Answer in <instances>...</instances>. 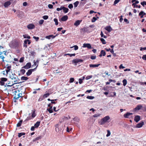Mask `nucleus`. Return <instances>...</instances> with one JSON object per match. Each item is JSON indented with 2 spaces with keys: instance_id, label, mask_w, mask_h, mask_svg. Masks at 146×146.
Masks as SVG:
<instances>
[{
  "instance_id": "59",
  "label": "nucleus",
  "mask_w": 146,
  "mask_h": 146,
  "mask_svg": "<svg viewBox=\"0 0 146 146\" xmlns=\"http://www.w3.org/2000/svg\"><path fill=\"white\" fill-rule=\"evenodd\" d=\"M7 65V69L10 70L11 68V66H9L8 65Z\"/></svg>"
},
{
  "instance_id": "6",
  "label": "nucleus",
  "mask_w": 146,
  "mask_h": 146,
  "mask_svg": "<svg viewBox=\"0 0 146 146\" xmlns=\"http://www.w3.org/2000/svg\"><path fill=\"white\" fill-rule=\"evenodd\" d=\"M31 43V41L30 40L25 39L24 41L23 44V46L25 48H27V44H28L29 45Z\"/></svg>"
},
{
  "instance_id": "36",
  "label": "nucleus",
  "mask_w": 146,
  "mask_h": 146,
  "mask_svg": "<svg viewBox=\"0 0 146 146\" xmlns=\"http://www.w3.org/2000/svg\"><path fill=\"white\" fill-rule=\"evenodd\" d=\"M36 115L35 113V111H33V112L32 113L31 116L32 117V118H33L35 117Z\"/></svg>"
},
{
  "instance_id": "9",
  "label": "nucleus",
  "mask_w": 146,
  "mask_h": 146,
  "mask_svg": "<svg viewBox=\"0 0 146 146\" xmlns=\"http://www.w3.org/2000/svg\"><path fill=\"white\" fill-rule=\"evenodd\" d=\"M143 108V106L141 105H137L136 107L135 108L134 110L133 111H137L139 110L140 109H141Z\"/></svg>"
},
{
  "instance_id": "64",
  "label": "nucleus",
  "mask_w": 146,
  "mask_h": 146,
  "mask_svg": "<svg viewBox=\"0 0 146 146\" xmlns=\"http://www.w3.org/2000/svg\"><path fill=\"white\" fill-rule=\"evenodd\" d=\"M142 58L143 60H146V55H144Z\"/></svg>"
},
{
  "instance_id": "56",
  "label": "nucleus",
  "mask_w": 146,
  "mask_h": 146,
  "mask_svg": "<svg viewBox=\"0 0 146 146\" xmlns=\"http://www.w3.org/2000/svg\"><path fill=\"white\" fill-rule=\"evenodd\" d=\"M83 82V79L80 78L79 79V83L80 84H81Z\"/></svg>"
},
{
  "instance_id": "26",
  "label": "nucleus",
  "mask_w": 146,
  "mask_h": 146,
  "mask_svg": "<svg viewBox=\"0 0 146 146\" xmlns=\"http://www.w3.org/2000/svg\"><path fill=\"white\" fill-rule=\"evenodd\" d=\"M42 138V137L41 136H39V137H36L33 140V141H35L37 140H39L40 139Z\"/></svg>"
},
{
  "instance_id": "29",
  "label": "nucleus",
  "mask_w": 146,
  "mask_h": 146,
  "mask_svg": "<svg viewBox=\"0 0 146 146\" xmlns=\"http://www.w3.org/2000/svg\"><path fill=\"white\" fill-rule=\"evenodd\" d=\"M23 37L24 38H27L28 39H30L31 38L30 36H28V35H23Z\"/></svg>"
},
{
  "instance_id": "51",
  "label": "nucleus",
  "mask_w": 146,
  "mask_h": 146,
  "mask_svg": "<svg viewBox=\"0 0 146 146\" xmlns=\"http://www.w3.org/2000/svg\"><path fill=\"white\" fill-rule=\"evenodd\" d=\"M44 21L43 20L41 19L39 21V23L40 25H42L44 23Z\"/></svg>"
},
{
  "instance_id": "16",
  "label": "nucleus",
  "mask_w": 146,
  "mask_h": 146,
  "mask_svg": "<svg viewBox=\"0 0 146 146\" xmlns=\"http://www.w3.org/2000/svg\"><path fill=\"white\" fill-rule=\"evenodd\" d=\"M133 114L132 113L127 112L126 113L124 114L123 116L125 118H128L129 116Z\"/></svg>"
},
{
  "instance_id": "42",
  "label": "nucleus",
  "mask_w": 146,
  "mask_h": 146,
  "mask_svg": "<svg viewBox=\"0 0 146 146\" xmlns=\"http://www.w3.org/2000/svg\"><path fill=\"white\" fill-rule=\"evenodd\" d=\"M141 4L143 7H144L145 5H146V1H143V2H141Z\"/></svg>"
},
{
  "instance_id": "8",
  "label": "nucleus",
  "mask_w": 146,
  "mask_h": 146,
  "mask_svg": "<svg viewBox=\"0 0 146 146\" xmlns=\"http://www.w3.org/2000/svg\"><path fill=\"white\" fill-rule=\"evenodd\" d=\"M31 64L30 62H28L27 63L26 65L23 66L22 68H24L25 69H27L31 68Z\"/></svg>"
},
{
  "instance_id": "5",
  "label": "nucleus",
  "mask_w": 146,
  "mask_h": 146,
  "mask_svg": "<svg viewBox=\"0 0 146 146\" xmlns=\"http://www.w3.org/2000/svg\"><path fill=\"white\" fill-rule=\"evenodd\" d=\"M38 65H37L36 66V67L34 69H29L27 72L26 73V75L28 76H29L33 72L35 71L37 67L38 66Z\"/></svg>"
},
{
  "instance_id": "24",
  "label": "nucleus",
  "mask_w": 146,
  "mask_h": 146,
  "mask_svg": "<svg viewBox=\"0 0 146 146\" xmlns=\"http://www.w3.org/2000/svg\"><path fill=\"white\" fill-rule=\"evenodd\" d=\"M25 135V133L24 132H21L20 133H18V137L19 138L22 135Z\"/></svg>"
},
{
  "instance_id": "61",
  "label": "nucleus",
  "mask_w": 146,
  "mask_h": 146,
  "mask_svg": "<svg viewBox=\"0 0 146 146\" xmlns=\"http://www.w3.org/2000/svg\"><path fill=\"white\" fill-rule=\"evenodd\" d=\"M133 6H134V8H135V7H138L139 8H140L141 7V6L140 5H139V6H138L137 5H132Z\"/></svg>"
},
{
  "instance_id": "32",
  "label": "nucleus",
  "mask_w": 146,
  "mask_h": 146,
  "mask_svg": "<svg viewBox=\"0 0 146 146\" xmlns=\"http://www.w3.org/2000/svg\"><path fill=\"white\" fill-rule=\"evenodd\" d=\"M122 82L123 83V85L125 86L127 84V81L126 79H124L123 80Z\"/></svg>"
},
{
  "instance_id": "49",
  "label": "nucleus",
  "mask_w": 146,
  "mask_h": 146,
  "mask_svg": "<svg viewBox=\"0 0 146 146\" xmlns=\"http://www.w3.org/2000/svg\"><path fill=\"white\" fill-rule=\"evenodd\" d=\"M33 38L35 39L36 41H38L39 39V38L38 37H36L35 36H33Z\"/></svg>"
},
{
  "instance_id": "15",
  "label": "nucleus",
  "mask_w": 146,
  "mask_h": 146,
  "mask_svg": "<svg viewBox=\"0 0 146 146\" xmlns=\"http://www.w3.org/2000/svg\"><path fill=\"white\" fill-rule=\"evenodd\" d=\"M140 120V117L139 115H137L135 116L134 118V120L136 122H137Z\"/></svg>"
},
{
  "instance_id": "13",
  "label": "nucleus",
  "mask_w": 146,
  "mask_h": 146,
  "mask_svg": "<svg viewBox=\"0 0 146 146\" xmlns=\"http://www.w3.org/2000/svg\"><path fill=\"white\" fill-rule=\"evenodd\" d=\"M144 124V123L143 122H140L137 124L136 125V127L138 128H140Z\"/></svg>"
},
{
  "instance_id": "25",
  "label": "nucleus",
  "mask_w": 146,
  "mask_h": 146,
  "mask_svg": "<svg viewBox=\"0 0 146 146\" xmlns=\"http://www.w3.org/2000/svg\"><path fill=\"white\" fill-rule=\"evenodd\" d=\"M23 122L22 120H20L19 122L17 124V127H19L21 126V125L22 123Z\"/></svg>"
},
{
  "instance_id": "21",
  "label": "nucleus",
  "mask_w": 146,
  "mask_h": 146,
  "mask_svg": "<svg viewBox=\"0 0 146 146\" xmlns=\"http://www.w3.org/2000/svg\"><path fill=\"white\" fill-rule=\"evenodd\" d=\"M62 9L63 10V12L65 13H67L69 11V9L68 8H66L64 6H63Z\"/></svg>"
},
{
  "instance_id": "41",
  "label": "nucleus",
  "mask_w": 146,
  "mask_h": 146,
  "mask_svg": "<svg viewBox=\"0 0 146 146\" xmlns=\"http://www.w3.org/2000/svg\"><path fill=\"white\" fill-rule=\"evenodd\" d=\"M47 110L50 113H51L53 112V110L52 109H50L49 108L47 109Z\"/></svg>"
},
{
  "instance_id": "4",
  "label": "nucleus",
  "mask_w": 146,
  "mask_h": 146,
  "mask_svg": "<svg viewBox=\"0 0 146 146\" xmlns=\"http://www.w3.org/2000/svg\"><path fill=\"white\" fill-rule=\"evenodd\" d=\"M7 80V79L5 78H0V85L4 86L5 82Z\"/></svg>"
},
{
  "instance_id": "14",
  "label": "nucleus",
  "mask_w": 146,
  "mask_h": 146,
  "mask_svg": "<svg viewBox=\"0 0 146 146\" xmlns=\"http://www.w3.org/2000/svg\"><path fill=\"white\" fill-rule=\"evenodd\" d=\"M11 4V2L10 1H7L6 2L4 3V6L5 7H7L9 6Z\"/></svg>"
},
{
  "instance_id": "44",
  "label": "nucleus",
  "mask_w": 146,
  "mask_h": 146,
  "mask_svg": "<svg viewBox=\"0 0 146 146\" xmlns=\"http://www.w3.org/2000/svg\"><path fill=\"white\" fill-rule=\"evenodd\" d=\"M73 47H74V50H77L78 49V47L77 45H74L73 46L71 47V48H72Z\"/></svg>"
},
{
  "instance_id": "38",
  "label": "nucleus",
  "mask_w": 146,
  "mask_h": 146,
  "mask_svg": "<svg viewBox=\"0 0 146 146\" xmlns=\"http://www.w3.org/2000/svg\"><path fill=\"white\" fill-rule=\"evenodd\" d=\"M107 134L106 135V137H108L110 135L111 132H110V131L109 130H107Z\"/></svg>"
},
{
  "instance_id": "3",
  "label": "nucleus",
  "mask_w": 146,
  "mask_h": 146,
  "mask_svg": "<svg viewBox=\"0 0 146 146\" xmlns=\"http://www.w3.org/2000/svg\"><path fill=\"white\" fill-rule=\"evenodd\" d=\"M110 117L109 116H106L101 119L100 121V124L101 125H103L105 123L108 122L109 123L110 122Z\"/></svg>"
},
{
  "instance_id": "48",
  "label": "nucleus",
  "mask_w": 146,
  "mask_h": 146,
  "mask_svg": "<svg viewBox=\"0 0 146 146\" xmlns=\"http://www.w3.org/2000/svg\"><path fill=\"white\" fill-rule=\"evenodd\" d=\"M57 99H55V100H52L51 101V104H56V102L54 101H56L57 100Z\"/></svg>"
},
{
  "instance_id": "43",
  "label": "nucleus",
  "mask_w": 146,
  "mask_h": 146,
  "mask_svg": "<svg viewBox=\"0 0 146 146\" xmlns=\"http://www.w3.org/2000/svg\"><path fill=\"white\" fill-rule=\"evenodd\" d=\"M24 57H21L20 59L19 62H23L24 61Z\"/></svg>"
},
{
  "instance_id": "2",
  "label": "nucleus",
  "mask_w": 146,
  "mask_h": 146,
  "mask_svg": "<svg viewBox=\"0 0 146 146\" xmlns=\"http://www.w3.org/2000/svg\"><path fill=\"white\" fill-rule=\"evenodd\" d=\"M10 78L12 80L11 83V85H7V87L9 89V90L10 88L13 87V88L14 87L12 86L15 84L19 83L18 79L17 78V76L14 73V74H12V75H10Z\"/></svg>"
},
{
  "instance_id": "20",
  "label": "nucleus",
  "mask_w": 146,
  "mask_h": 146,
  "mask_svg": "<svg viewBox=\"0 0 146 146\" xmlns=\"http://www.w3.org/2000/svg\"><path fill=\"white\" fill-rule=\"evenodd\" d=\"M105 29L109 32H110L112 30V29L110 26H107L105 27Z\"/></svg>"
},
{
  "instance_id": "12",
  "label": "nucleus",
  "mask_w": 146,
  "mask_h": 146,
  "mask_svg": "<svg viewBox=\"0 0 146 146\" xmlns=\"http://www.w3.org/2000/svg\"><path fill=\"white\" fill-rule=\"evenodd\" d=\"M68 19V17L67 15H64L61 19V21H67Z\"/></svg>"
},
{
  "instance_id": "39",
  "label": "nucleus",
  "mask_w": 146,
  "mask_h": 146,
  "mask_svg": "<svg viewBox=\"0 0 146 146\" xmlns=\"http://www.w3.org/2000/svg\"><path fill=\"white\" fill-rule=\"evenodd\" d=\"M101 41L102 42V43L103 44H106V42L105 40L103 38H101L100 39Z\"/></svg>"
},
{
  "instance_id": "34",
  "label": "nucleus",
  "mask_w": 146,
  "mask_h": 146,
  "mask_svg": "<svg viewBox=\"0 0 146 146\" xmlns=\"http://www.w3.org/2000/svg\"><path fill=\"white\" fill-rule=\"evenodd\" d=\"M54 21L55 22V25H58V20L56 18H54Z\"/></svg>"
},
{
  "instance_id": "31",
  "label": "nucleus",
  "mask_w": 146,
  "mask_h": 146,
  "mask_svg": "<svg viewBox=\"0 0 146 146\" xmlns=\"http://www.w3.org/2000/svg\"><path fill=\"white\" fill-rule=\"evenodd\" d=\"M44 98L42 96H41L38 99V102H40L42 101L43 100H44Z\"/></svg>"
},
{
  "instance_id": "58",
  "label": "nucleus",
  "mask_w": 146,
  "mask_h": 146,
  "mask_svg": "<svg viewBox=\"0 0 146 146\" xmlns=\"http://www.w3.org/2000/svg\"><path fill=\"white\" fill-rule=\"evenodd\" d=\"M51 36H52L50 35H49V36H46L45 38H46L48 39H50Z\"/></svg>"
},
{
  "instance_id": "35",
  "label": "nucleus",
  "mask_w": 146,
  "mask_h": 146,
  "mask_svg": "<svg viewBox=\"0 0 146 146\" xmlns=\"http://www.w3.org/2000/svg\"><path fill=\"white\" fill-rule=\"evenodd\" d=\"M79 3L78 1H76L74 3V7H77Z\"/></svg>"
},
{
  "instance_id": "28",
  "label": "nucleus",
  "mask_w": 146,
  "mask_h": 146,
  "mask_svg": "<svg viewBox=\"0 0 146 146\" xmlns=\"http://www.w3.org/2000/svg\"><path fill=\"white\" fill-rule=\"evenodd\" d=\"M96 16L97 17L96 18L95 17H94L92 19V22H94L97 20V19H99V17H97V15H96Z\"/></svg>"
},
{
  "instance_id": "7",
  "label": "nucleus",
  "mask_w": 146,
  "mask_h": 146,
  "mask_svg": "<svg viewBox=\"0 0 146 146\" xmlns=\"http://www.w3.org/2000/svg\"><path fill=\"white\" fill-rule=\"evenodd\" d=\"M83 60L79 59H75L72 60V63L75 64V65H77V63L79 62H83Z\"/></svg>"
},
{
  "instance_id": "63",
  "label": "nucleus",
  "mask_w": 146,
  "mask_h": 146,
  "mask_svg": "<svg viewBox=\"0 0 146 146\" xmlns=\"http://www.w3.org/2000/svg\"><path fill=\"white\" fill-rule=\"evenodd\" d=\"M35 128H36L34 126H32L31 129V130L32 131H34L35 130Z\"/></svg>"
},
{
  "instance_id": "60",
  "label": "nucleus",
  "mask_w": 146,
  "mask_h": 146,
  "mask_svg": "<svg viewBox=\"0 0 146 146\" xmlns=\"http://www.w3.org/2000/svg\"><path fill=\"white\" fill-rule=\"evenodd\" d=\"M48 8L50 9H52L53 7V6L51 4H49L48 5Z\"/></svg>"
},
{
  "instance_id": "17",
  "label": "nucleus",
  "mask_w": 146,
  "mask_h": 146,
  "mask_svg": "<svg viewBox=\"0 0 146 146\" xmlns=\"http://www.w3.org/2000/svg\"><path fill=\"white\" fill-rule=\"evenodd\" d=\"M82 21V20H77L74 23V25L75 26H77L80 25Z\"/></svg>"
},
{
  "instance_id": "33",
  "label": "nucleus",
  "mask_w": 146,
  "mask_h": 146,
  "mask_svg": "<svg viewBox=\"0 0 146 146\" xmlns=\"http://www.w3.org/2000/svg\"><path fill=\"white\" fill-rule=\"evenodd\" d=\"M100 65V64H92V68H95L99 66Z\"/></svg>"
},
{
  "instance_id": "54",
  "label": "nucleus",
  "mask_w": 146,
  "mask_h": 146,
  "mask_svg": "<svg viewBox=\"0 0 146 146\" xmlns=\"http://www.w3.org/2000/svg\"><path fill=\"white\" fill-rule=\"evenodd\" d=\"M68 8L70 9H71L73 7V5L72 4H70L68 6Z\"/></svg>"
},
{
  "instance_id": "47",
  "label": "nucleus",
  "mask_w": 146,
  "mask_h": 146,
  "mask_svg": "<svg viewBox=\"0 0 146 146\" xmlns=\"http://www.w3.org/2000/svg\"><path fill=\"white\" fill-rule=\"evenodd\" d=\"M120 1V0H115L114 2L113 5H115L119 3Z\"/></svg>"
},
{
  "instance_id": "19",
  "label": "nucleus",
  "mask_w": 146,
  "mask_h": 146,
  "mask_svg": "<svg viewBox=\"0 0 146 146\" xmlns=\"http://www.w3.org/2000/svg\"><path fill=\"white\" fill-rule=\"evenodd\" d=\"M146 13L143 11H141L139 13V15L141 16V18H143V16L145 15Z\"/></svg>"
},
{
  "instance_id": "11",
  "label": "nucleus",
  "mask_w": 146,
  "mask_h": 146,
  "mask_svg": "<svg viewBox=\"0 0 146 146\" xmlns=\"http://www.w3.org/2000/svg\"><path fill=\"white\" fill-rule=\"evenodd\" d=\"M83 47L84 48L87 47L88 49L91 48V46L90 44L84 43L83 44Z\"/></svg>"
},
{
  "instance_id": "57",
  "label": "nucleus",
  "mask_w": 146,
  "mask_h": 146,
  "mask_svg": "<svg viewBox=\"0 0 146 146\" xmlns=\"http://www.w3.org/2000/svg\"><path fill=\"white\" fill-rule=\"evenodd\" d=\"M73 119L74 121H76L77 122L78 121V120H79L76 117H75L74 118H73Z\"/></svg>"
},
{
  "instance_id": "27",
  "label": "nucleus",
  "mask_w": 146,
  "mask_h": 146,
  "mask_svg": "<svg viewBox=\"0 0 146 146\" xmlns=\"http://www.w3.org/2000/svg\"><path fill=\"white\" fill-rule=\"evenodd\" d=\"M28 79V78L27 77H26V76H23L21 77V80H27Z\"/></svg>"
},
{
  "instance_id": "18",
  "label": "nucleus",
  "mask_w": 146,
  "mask_h": 146,
  "mask_svg": "<svg viewBox=\"0 0 146 146\" xmlns=\"http://www.w3.org/2000/svg\"><path fill=\"white\" fill-rule=\"evenodd\" d=\"M106 53L103 50L101 51L100 54L99 55L100 57H102V56H104L106 55Z\"/></svg>"
},
{
  "instance_id": "30",
  "label": "nucleus",
  "mask_w": 146,
  "mask_h": 146,
  "mask_svg": "<svg viewBox=\"0 0 146 146\" xmlns=\"http://www.w3.org/2000/svg\"><path fill=\"white\" fill-rule=\"evenodd\" d=\"M50 94L49 93L46 94L44 95H42V96L44 98V99L47 97L48 96L50 95Z\"/></svg>"
},
{
  "instance_id": "40",
  "label": "nucleus",
  "mask_w": 146,
  "mask_h": 146,
  "mask_svg": "<svg viewBox=\"0 0 146 146\" xmlns=\"http://www.w3.org/2000/svg\"><path fill=\"white\" fill-rule=\"evenodd\" d=\"M75 54H66L65 55H68L70 57L72 56H74L75 55Z\"/></svg>"
},
{
  "instance_id": "55",
  "label": "nucleus",
  "mask_w": 146,
  "mask_h": 146,
  "mask_svg": "<svg viewBox=\"0 0 146 146\" xmlns=\"http://www.w3.org/2000/svg\"><path fill=\"white\" fill-rule=\"evenodd\" d=\"M62 9H63V6H61L60 8H57V9H56V10L57 11H59L60 10H61Z\"/></svg>"
},
{
  "instance_id": "53",
  "label": "nucleus",
  "mask_w": 146,
  "mask_h": 146,
  "mask_svg": "<svg viewBox=\"0 0 146 146\" xmlns=\"http://www.w3.org/2000/svg\"><path fill=\"white\" fill-rule=\"evenodd\" d=\"M74 81V79L73 78H70V83H72Z\"/></svg>"
},
{
  "instance_id": "52",
  "label": "nucleus",
  "mask_w": 146,
  "mask_h": 146,
  "mask_svg": "<svg viewBox=\"0 0 146 146\" xmlns=\"http://www.w3.org/2000/svg\"><path fill=\"white\" fill-rule=\"evenodd\" d=\"M0 58L2 59L3 62L4 61V59L5 58V57H4L3 56L1 55V54H0Z\"/></svg>"
},
{
  "instance_id": "50",
  "label": "nucleus",
  "mask_w": 146,
  "mask_h": 146,
  "mask_svg": "<svg viewBox=\"0 0 146 146\" xmlns=\"http://www.w3.org/2000/svg\"><path fill=\"white\" fill-rule=\"evenodd\" d=\"M42 18L46 20L48 18V17L47 15H44L43 16Z\"/></svg>"
},
{
  "instance_id": "23",
  "label": "nucleus",
  "mask_w": 146,
  "mask_h": 146,
  "mask_svg": "<svg viewBox=\"0 0 146 146\" xmlns=\"http://www.w3.org/2000/svg\"><path fill=\"white\" fill-rule=\"evenodd\" d=\"M33 119L32 117H31V116H29L28 117H27L26 119L24 121V122L25 121H28L31 119Z\"/></svg>"
},
{
  "instance_id": "62",
  "label": "nucleus",
  "mask_w": 146,
  "mask_h": 146,
  "mask_svg": "<svg viewBox=\"0 0 146 146\" xmlns=\"http://www.w3.org/2000/svg\"><path fill=\"white\" fill-rule=\"evenodd\" d=\"M139 3V1H136L135 3H133L132 4V5H135Z\"/></svg>"
},
{
  "instance_id": "45",
  "label": "nucleus",
  "mask_w": 146,
  "mask_h": 146,
  "mask_svg": "<svg viewBox=\"0 0 146 146\" xmlns=\"http://www.w3.org/2000/svg\"><path fill=\"white\" fill-rule=\"evenodd\" d=\"M34 64L32 65V67L34 66H36V63H38L39 61L38 60H37L36 62H35V60L34 61Z\"/></svg>"
},
{
  "instance_id": "22",
  "label": "nucleus",
  "mask_w": 146,
  "mask_h": 146,
  "mask_svg": "<svg viewBox=\"0 0 146 146\" xmlns=\"http://www.w3.org/2000/svg\"><path fill=\"white\" fill-rule=\"evenodd\" d=\"M40 121H37L36 123H35L34 125V126L35 127L37 128L38 127V126H39L40 124Z\"/></svg>"
},
{
  "instance_id": "10",
  "label": "nucleus",
  "mask_w": 146,
  "mask_h": 146,
  "mask_svg": "<svg viewBox=\"0 0 146 146\" xmlns=\"http://www.w3.org/2000/svg\"><path fill=\"white\" fill-rule=\"evenodd\" d=\"M27 28L29 29H32L35 28V26L33 24H30L27 26Z\"/></svg>"
},
{
  "instance_id": "37",
  "label": "nucleus",
  "mask_w": 146,
  "mask_h": 146,
  "mask_svg": "<svg viewBox=\"0 0 146 146\" xmlns=\"http://www.w3.org/2000/svg\"><path fill=\"white\" fill-rule=\"evenodd\" d=\"M20 72L22 75H23L25 72V70L24 69H21L20 70Z\"/></svg>"
},
{
  "instance_id": "1",
  "label": "nucleus",
  "mask_w": 146,
  "mask_h": 146,
  "mask_svg": "<svg viewBox=\"0 0 146 146\" xmlns=\"http://www.w3.org/2000/svg\"><path fill=\"white\" fill-rule=\"evenodd\" d=\"M13 87L10 88V89L7 88L8 91L10 93L12 92L13 96H14V98L15 101L19 100L20 101H22L24 96L25 93L21 90L15 89H13Z\"/></svg>"
},
{
  "instance_id": "46",
  "label": "nucleus",
  "mask_w": 146,
  "mask_h": 146,
  "mask_svg": "<svg viewBox=\"0 0 146 146\" xmlns=\"http://www.w3.org/2000/svg\"><path fill=\"white\" fill-rule=\"evenodd\" d=\"M100 115V114H98V113H97L94 114L93 115V117H99Z\"/></svg>"
}]
</instances>
